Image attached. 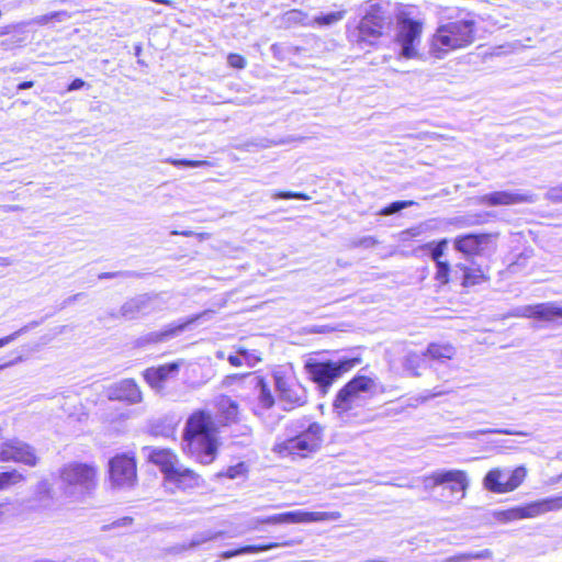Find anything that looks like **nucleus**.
Returning a JSON list of instances; mask_svg holds the SVG:
<instances>
[{
  "mask_svg": "<svg viewBox=\"0 0 562 562\" xmlns=\"http://www.w3.org/2000/svg\"><path fill=\"white\" fill-rule=\"evenodd\" d=\"M217 428L211 413L193 412L187 419L182 435V449L201 464H211L217 454Z\"/></svg>",
  "mask_w": 562,
  "mask_h": 562,
  "instance_id": "f257e3e1",
  "label": "nucleus"
},
{
  "mask_svg": "<svg viewBox=\"0 0 562 562\" xmlns=\"http://www.w3.org/2000/svg\"><path fill=\"white\" fill-rule=\"evenodd\" d=\"M378 386L375 379L357 374L337 392L333 402L334 414L346 423L360 416L378 394Z\"/></svg>",
  "mask_w": 562,
  "mask_h": 562,
  "instance_id": "f03ea898",
  "label": "nucleus"
},
{
  "mask_svg": "<svg viewBox=\"0 0 562 562\" xmlns=\"http://www.w3.org/2000/svg\"><path fill=\"white\" fill-rule=\"evenodd\" d=\"M475 40V22L461 19L441 23L429 44V53L436 58H443L448 53L468 47Z\"/></svg>",
  "mask_w": 562,
  "mask_h": 562,
  "instance_id": "7ed1b4c3",
  "label": "nucleus"
},
{
  "mask_svg": "<svg viewBox=\"0 0 562 562\" xmlns=\"http://www.w3.org/2000/svg\"><path fill=\"white\" fill-rule=\"evenodd\" d=\"M58 480L64 495L82 501L97 488L98 468L94 463L67 462L58 469Z\"/></svg>",
  "mask_w": 562,
  "mask_h": 562,
  "instance_id": "20e7f679",
  "label": "nucleus"
},
{
  "mask_svg": "<svg viewBox=\"0 0 562 562\" xmlns=\"http://www.w3.org/2000/svg\"><path fill=\"white\" fill-rule=\"evenodd\" d=\"M323 431L324 429L318 423H312L297 436L277 443L274 451L283 458H306L319 449Z\"/></svg>",
  "mask_w": 562,
  "mask_h": 562,
  "instance_id": "39448f33",
  "label": "nucleus"
},
{
  "mask_svg": "<svg viewBox=\"0 0 562 562\" xmlns=\"http://www.w3.org/2000/svg\"><path fill=\"white\" fill-rule=\"evenodd\" d=\"M358 363H360L359 358L342 359L336 362L308 360L304 368L313 382L317 383L323 389V392L326 393L327 389L337 378L351 370Z\"/></svg>",
  "mask_w": 562,
  "mask_h": 562,
  "instance_id": "423d86ee",
  "label": "nucleus"
},
{
  "mask_svg": "<svg viewBox=\"0 0 562 562\" xmlns=\"http://www.w3.org/2000/svg\"><path fill=\"white\" fill-rule=\"evenodd\" d=\"M424 488L434 490L437 486H447L452 497L460 494L458 501L465 497L470 486L468 473L463 470H437L423 477Z\"/></svg>",
  "mask_w": 562,
  "mask_h": 562,
  "instance_id": "0eeeda50",
  "label": "nucleus"
},
{
  "mask_svg": "<svg viewBox=\"0 0 562 562\" xmlns=\"http://www.w3.org/2000/svg\"><path fill=\"white\" fill-rule=\"evenodd\" d=\"M527 476V469L519 465L513 470L494 468L483 479V487L495 494H504L518 488Z\"/></svg>",
  "mask_w": 562,
  "mask_h": 562,
  "instance_id": "6e6552de",
  "label": "nucleus"
},
{
  "mask_svg": "<svg viewBox=\"0 0 562 562\" xmlns=\"http://www.w3.org/2000/svg\"><path fill=\"white\" fill-rule=\"evenodd\" d=\"M423 23L412 19H403L397 26L395 44L400 47L398 56L405 59L420 57Z\"/></svg>",
  "mask_w": 562,
  "mask_h": 562,
  "instance_id": "1a4fd4ad",
  "label": "nucleus"
},
{
  "mask_svg": "<svg viewBox=\"0 0 562 562\" xmlns=\"http://www.w3.org/2000/svg\"><path fill=\"white\" fill-rule=\"evenodd\" d=\"M385 27L384 19L379 13H367L359 22L358 26L350 32L349 40L360 48L373 46L382 36Z\"/></svg>",
  "mask_w": 562,
  "mask_h": 562,
  "instance_id": "9d476101",
  "label": "nucleus"
},
{
  "mask_svg": "<svg viewBox=\"0 0 562 562\" xmlns=\"http://www.w3.org/2000/svg\"><path fill=\"white\" fill-rule=\"evenodd\" d=\"M109 473L112 486L128 488L137 480L136 461L128 454H117L109 462Z\"/></svg>",
  "mask_w": 562,
  "mask_h": 562,
  "instance_id": "9b49d317",
  "label": "nucleus"
},
{
  "mask_svg": "<svg viewBox=\"0 0 562 562\" xmlns=\"http://www.w3.org/2000/svg\"><path fill=\"white\" fill-rule=\"evenodd\" d=\"M562 508V496H554L541 501L529 503L525 506L514 507L501 512L498 517L504 521L518 520L524 518H533L548 512Z\"/></svg>",
  "mask_w": 562,
  "mask_h": 562,
  "instance_id": "f8f14e48",
  "label": "nucleus"
},
{
  "mask_svg": "<svg viewBox=\"0 0 562 562\" xmlns=\"http://www.w3.org/2000/svg\"><path fill=\"white\" fill-rule=\"evenodd\" d=\"M38 461L35 449L19 438L7 439L0 445V462H16L36 467Z\"/></svg>",
  "mask_w": 562,
  "mask_h": 562,
  "instance_id": "ddd939ff",
  "label": "nucleus"
},
{
  "mask_svg": "<svg viewBox=\"0 0 562 562\" xmlns=\"http://www.w3.org/2000/svg\"><path fill=\"white\" fill-rule=\"evenodd\" d=\"M340 513L330 512V513H319V512H303V510H294L286 512L281 514H276L272 516H268L260 521L262 524H304V522H317V521H326V520H337L340 518Z\"/></svg>",
  "mask_w": 562,
  "mask_h": 562,
  "instance_id": "4468645a",
  "label": "nucleus"
},
{
  "mask_svg": "<svg viewBox=\"0 0 562 562\" xmlns=\"http://www.w3.org/2000/svg\"><path fill=\"white\" fill-rule=\"evenodd\" d=\"M538 196L527 191H494L475 198V203L487 206H509L535 203Z\"/></svg>",
  "mask_w": 562,
  "mask_h": 562,
  "instance_id": "2eb2a0df",
  "label": "nucleus"
},
{
  "mask_svg": "<svg viewBox=\"0 0 562 562\" xmlns=\"http://www.w3.org/2000/svg\"><path fill=\"white\" fill-rule=\"evenodd\" d=\"M509 316L513 317H527L540 321H553L562 317V306L557 302H546L535 305H525L514 308Z\"/></svg>",
  "mask_w": 562,
  "mask_h": 562,
  "instance_id": "dca6fc26",
  "label": "nucleus"
},
{
  "mask_svg": "<svg viewBox=\"0 0 562 562\" xmlns=\"http://www.w3.org/2000/svg\"><path fill=\"white\" fill-rule=\"evenodd\" d=\"M105 395L110 401H120L130 405L143 401L142 391L133 379H123L111 384L106 387Z\"/></svg>",
  "mask_w": 562,
  "mask_h": 562,
  "instance_id": "f3484780",
  "label": "nucleus"
},
{
  "mask_svg": "<svg viewBox=\"0 0 562 562\" xmlns=\"http://www.w3.org/2000/svg\"><path fill=\"white\" fill-rule=\"evenodd\" d=\"M239 379L245 386L254 390L258 404L261 408L268 409L273 406L274 398L262 376L255 373H248Z\"/></svg>",
  "mask_w": 562,
  "mask_h": 562,
  "instance_id": "a211bd4d",
  "label": "nucleus"
},
{
  "mask_svg": "<svg viewBox=\"0 0 562 562\" xmlns=\"http://www.w3.org/2000/svg\"><path fill=\"white\" fill-rule=\"evenodd\" d=\"M149 460L158 465L161 472L165 474L166 480L175 477V474L180 473L179 462L177 456L169 449H153L149 452Z\"/></svg>",
  "mask_w": 562,
  "mask_h": 562,
  "instance_id": "6ab92c4d",
  "label": "nucleus"
},
{
  "mask_svg": "<svg viewBox=\"0 0 562 562\" xmlns=\"http://www.w3.org/2000/svg\"><path fill=\"white\" fill-rule=\"evenodd\" d=\"M491 241L488 234H468L459 236L454 239V248L464 254L465 256L479 255L482 251V246Z\"/></svg>",
  "mask_w": 562,
  "mask_h": 562,
  "instance_id": "aec40b11",
  "label": "nucleus"
},
{
  "mask_svg": "<svg viewBox=\"0 0 562 562\" xmlns=\"http://www.w3.org/2000/svg\"><path fill=\"white\" fill-rule=\"evenodd\" d=\"M180 368L179 362L166 363L159 367L148 368L143 372L145 381L153 389H161V384L170 376L175 375Z\"/></svg>",
  "mask_w": 562,
  "mask_h": 562,
  "instance_id": "412c9836",
  "label": "nucleus"
},
{
  "mask_svg": "<svg viewBox=\"0 0 562 562\" xmlns=\"http://www.w3.org/2000/svg\"><path fill=\"white\" fill-rule=\"evenodd\" d=\"M456 268L463 273L461 284L464 288H471L490 281L487 267L482 268L472 261L470 265L458 263Z\"/></svg>",
  "mask_w": 562,
  "mask_h": 562,
  "instance_id": "4be33fe9",
  "label": "nucleus"
},
{
  "mask_svg": "<svg viewBox=\"0 0 562 562\" xmlns=\"http://www.w3.org/2000/svg\"><path fill=\"white\" fill-rule=\"evenodd\" d=\"M201 315L193 316L187 322L171 326L166 330L151 331L137 339V346H145L147 344H157L167 340L170 337L176 336L178 333L184 330L190 324L194 323L200 318Z\"/></svg>",
  "mask_w": 562,
  "mask_h": 562,
  "instance_id": "5701e85b",
  "label": "nucleus"
},
{
  "mask_svg": "<svg viewBox=\"0 0 562 562\" xmlns=\"http://www.w3.org/2000/svg\"><path fill=\"white\" fill-rule=\"evenodd\" d=\"M153 303V297L143 294L136 297H133L125 302L121 307V314L123 317L133 319L136 318L139 314H144L149 312V306Z\"/></svg>",
  "mask_w": 562,
  "mask_h": 562,
  "instance_id": "b1692460",
  "label": "nucleus"
},
{
  "mask_svg": "<svg viewBox=\"0 0 562 562\" xmlns=\"http://www.w3.org/2000/svg\"><path fill=\"white\" fill-rule=\"evenodd\" d=\"M215 407L218 416L225 422V424H232L238 420L239 405L228 395H220L215 400Z\"/></svg>",
  "mask_w": 562,
  "mask_h": 562,
  "instance_id": "393cba45",
  "label": "nucleus"
},
{
  "mask_svg": "<svg viewBox=\"0 0 562 562\" xmlns=\"http://www.w3.org/2000/svg\"><path fill=\"white\" fill-rule=\"evenodd\" d=\"M296 543H300V541L290 540V541L282 543V546L289 547V546H294ZM278 547H281V544L269 543V544H262V546H246V547H241L236 550L224 551L221 554V557L223 559H231V558H234L237 555H243V554H248V553H257V552L267 551V550L278 548Z\"/></svg>",
  "mask_w": 562,
  "mask_h": 562,
  "instance_id": "a878e982",
  "label": "nucleus"
},
{
  "mask_svg": "<svg viewBox=\"0 0 562 562\" xmlns=\"http://www.w3.org/2000/svg\"><path fill=\"white\" fill-rule=\"evenodd\" d=\"M456 355V348L451 344H437L431 342L428 345L426 351L424 352L425 357H428L432 360L437 361H446L450 360Z\"/></svg>",
  "mask_w": 562,
  "mask_h": 562,
  "instance_id": "bb28decb",
  "label": "nucleus"
},
{
  "mask_svg": "<svg viewBox=\"0 0 562 562\" xmlns=\"http://www.w3.org/2000/svg\"><path fill=\"white\" fill-rule=\"evenodd\" d=\"M281 23L285 27H292L295 25L313 27L312 19L307 13L301 10H289L281 16Z\"/></svg>",
  "mask_w": 562,
  "mask_h": 562,
  "instance_id": "cd10ccee",
  "label": "nucleus"
},
{
  "mask_svg": "<svg viewBox=\"0 0 562 562\" xmlns=\"http://www.w3.org/2000/svg\"><path fill=\"white\" fill-rule=\"evenodd\" d=\"M179 472L180 473L175 474V477H171L169 482H173L182 488L193 487L200 484L201 477L194 471L181 464Z\"/></svg>",
  "mask_w": 562,
  "mask_h": 562,
  "instance_id": "c85d7f7f",
  "label": "nucleus"
},
{
  "mask_svg": "<svg viewBox=\"0 0 562 562\" xmlns=\"http://www.w3.org/2000/svg\"><path fill=\"white\" fill-rule=\"evenodd\" d=\"M35 499L43 508L50 507L54 499V488L48 480H42L35 487Z\"/></svg>",
  "mask_w": 562,
  "mask_h": 562,
  "instance_id": "c756f323",
  "label": "nucleus"
},
{
  "mask_svg": "<svg viewBox=\"0 0 562 562\" xmlns=\"http://www.w3.org/2000/svg\"><path fill=\"white\" fill-rule=\"evenodd\" d=\"M280 397L291 405L301 406L306 402L305 390L295 382Z\"/></svg>",
  "mask_w": 562,
  "mask_h": 562,
  "instance_id": "7c9ffc66",
  "label": "nucleus"
},
{
  "mask_svg": "<svg viewBox=\"0 0 562 562\" xmlns=\"http://www.w3.org/2000/svg\"><path fill=\"white\" fill-rule=\"evenodd\" d=\"M345 14H346L345 10L330 12L327 14H319L312 19L313 27L314 26H318V27L331 26V25L338 23L339 21H341L345 18Z\"/></svg>",
  "mask_w": 562,
  "mask_h": 562,
  "instance_id": "2f4dec72",
  "label": "nucleus"
},
{
  "mask_svg": "<svg viewBox=\"0 0 562 562\" xmlns=\"http://www.w3.org/2000/svg\"><path fill=\"white\" fill-rule=\"evenodd\" d=\"M424 353L408 352L403 361L404 369L409 371L413 376H419L418 369L424 362Z\"/></svg>",
  "mask_w": 562,
  "mask_h": 562,
  "instance_id": "473e14b6",
  "label": "nucleus"
},
{
  "mask_svg": "<svg viewBox=\"0 0 562 562\" xmlns=\"http://www.w3.org/2000/svg\"><path fill=\"white\" fill-rule=\"evenodd\" d=\"M22 481H24V476L18 470L2 472L0 473V490L9 488Z\"/></svg>",
  "mask_w": 562,
  "mask_h": 562,
  "instance_id": "72a5a7b5",
  "label": "nucleus"
},
{
  "mask_svg": "<svg viewBox=\"0 0 562 562\" xmlns=\"http://www.w3.org/2000/svg\"><path fill=\"white\" fill-rule=\"evenodd\" d=\"M447 246H448V240L441 239L437 244L429 243V244H426L424 247L429 248L431 250V254H430L431 259L437 263L438 261H442L441 257L443 256V252H445Z\"/></svg>",
  "mask_w": 562,
  "mask_h": 562,
  "instance_id": "f704fd0d",
  "label": "nucleus"
},
{
  "mask_svg": "<svg viewBox=\"0 0 562 562\" xmlns=\"http://www.w3.org/2000/svg\"><path fill=\"white\" fill-rule=\"evenodd\" d=\"M273 376L276 389L279 392L280 396L294 383V381L291 378L285 376L279 371L274 372Z\"/></svg>",
  "mask_w": 562,
  "mask_h": 562,
  "instance_id": "c9c22d12",
  "label": "nucleus"
},
{
  "mask_svg": "<svg viewBox=\"0 0 562 562\" xmlns=\"http://www.w3.org/2000/svg\"><path fill=\"white\" fill-rule=\"evenodd\" d=\"M436 268L435 279L441 284H447L449 282L450 265L447 261H438Z\"/></svg>",
  "mask_w": 562,
  "mask_h": 562,
  "instance_id": "e433bc0d",
  "label": "nucleus"
},
{
  "mask_svg": "<svg viewBox=\"0 0 562 562\" xmlns=\"http://www.w3.org/2000/svg\"><path fill=\"white\" fill-rule=\"evenodd\" d=\"M415 202L414 201H396V202H393L391 203L389 206L384 207L380 214L381 215H392L394 213H397L408 206H412L414 205Z\"/></svg>",
  "mask_w": 562,
  "mask_h": 562,
  "instance_id": "4c0bfd02",
  "label": "nucleus"
},
{
  "mask_svg": "<svg viewBox=\"0 0 562 562\" xmlns=\"http://www.w3.org/2000/svg\"><path fill=\"white\" fill-rule=\"evenodd\" d=\"M66 18H68V13L65 12V11L52 12V13H48V14L36 16L33 20V23L38 24V25H45V24H47L52 20L56 19L58 21H63Z\"/></svg>",
  "mask_w": 562,
  "mask_h": 562,
  "instance_id": "58836bf2",
  "label": "nucleus"
},
{
  "mask_svg": "<svg viewBox=\"0 0 562 562\" xmlns=\"http://www.w3.org/2000/svg\"><path fill=\"white\" fill-rule=\"evenodd\" d=\"M166 162L171 164L176 167H203V166H210V162L206 160H187V159H173L168 158Z\"/></svg>",
  "mask_w": 562,
  "mask_h": 562,
  "instance_id": "ea45409f",
  "label": "nucleus"
},
{
  "mask_svg": "<svg viewBox=\"0 0 562 562\" xmlns=\"http://www.w3.org/2000/svg\"><path fill=\"white\" fill-rule=\"evenodd\" d=\"M272 198L273 199H283V200L297 199V200H304V201L310 199L304 193L291 192V191L276 192V193L272 194Z\"/></svg>",
  "mask_w": 562,
  "mask_h": 562,
  "instance_id": "a19ab883",
  "label": "nucleus"
},
{
  "mask_svg": "<svg viewBox=\"0 0 562 562\" xmlns=\"http://www.w3.org/2000/svg\"><path fill=\"white\" fill-rule=\"evenodd\" d=\"M175 432V427L172 425L160 427L158 424L151 426V434L155 436L170 437Z\"/></svg>",
  "mask_w": 562,
  "mask_h": 562,
  "instance_id": "79ce46f5",
  "label": "nucleus"
},
{
  "mask_svg": "<svg viewBox=\"0 0 562 562\" xmlns=\"http://www.w3.org/2000/svg\"><path fill=\"white\" fill-rule=\"evenodd\" d=\"M227 63L231 67L236 69H243L246 67V59L241 55L234 53L227 56Z\"/></svg>",
  "mask_w": 562,
  "mask_h": 562,
  "instance_id": "37998d69",
  "label": "nucleus"
},
{
  "mask_svg": "<svg viewBox=\"0 0 562 562\" xmlns=\"http://www.w3.org/2000/svg\"><path fill=\"white\" fill-rule=\"evenodd\" d=\"M245 472H246V465L243 462H240L236 465L229 467L226 470L225 475L229 479H236V477L244 475Z\"/></svg>",
  "mask_w": 562,
  "mask_h": 562,
  "instance_id": "c03bdc74",
  "label": "nucleus"
},
{
  "mask_svg": "<svg viewBox=\"0 0 562 562\" xmlns=\"http://www.w3.org/2000/svg\"><path fill=\"white\" fill-rule=\"evenodd\" d=\"M546 198L553 203L562 202V187L550 188L546 193Z\"/></svg>",
  "mask_w": 562,
  "mask_h": 562,
  "instance_id": "a18cd8bd",
  "label": "nucleus"
},
{
  "mask_svg": "<svg viewBox=\"0 0 562 562\" xmlns=\"http://www.w3.org/2000/svg\"><path fill=\"white\" fill-rule=\"evenodd\" d=\"M27 326L22 327L21 329L12 333L11 335H8L3 338H0V348L7 346L8 344L15 340L21 334L25 333L27 330Z\"/></svg>",
  "mask_w": 562,
  "mask_h": 562,
  "instance_id": "49530a36",
  "label": "nucleus"
},
{
  "mask_svg": "<svg viewBox=\"0 0 562 562\" xmlns=\"http://www.w3.org/2000/svg\"><path fill=\"white\" fill-rule=\"evenodd\" d=\"M244 363H246L248 367H254L256 363H258L261 359L254 355L252 352H249L247 350H241Z\"/></svg>",
  "mask_w": 562,
  "mask_h": 562,
  "instance_id": "de8ad7c7",
  "label": "nucleus"
},
{
  "mask_svg": "<svg viewBox=\"0 0 562 562\" xmlns=\"http://www.w3.org/2000/svg\"><path fill=\"white\" fill-rule=\"evenodd\" d=\"M420 232L422 231L419 227H412V228L401 232L400 236H401L402 240H407L409 237L418 236L420 234Z\"/></svg>",
  "mask_w": 562,
  "mask_h": 562,
  "instance_id": "09e8293b",
  "label": "nucleus"
},
{
  "mask_svg": "<svg viewBox=\"0 0 562 562\" xmlns=\"http://www.w3.org/2000/svg\"><path fill=\"white\" fill-rule=\"evenodd\" d=\"M228 362L234 367H240L244 364L243 353L241 350L238 355H231L227 358Z\"/></svg>",
  "mask_w": 562,
  "mask_h": 562,
  "instance_id": "8fccbe9b",
  "label": "nucleus"
},
{
  "mask_svg": "<svg viewBox=\"0 0 562 562\" xmlns=\"http://www.w3.org/2000/svg\"><path fill=\"white\" fill-rule=\"evenodd\" d=\"M86 85V82L82 80V79H75L69 86H68V91H75V90H78V89H81L83 86Z\"/></svg>",
  "mask_w": 562,
  "mask_h": 562,
  "instance_id": "3c124183",
  "label": "nucleus"
},
{
  "mask_svg": "<svg viewBox=\"0 0 562 562\" xmlns=\"http://www.w3.org/2000/svg\"><path fill=\"white\" fill-rule=\"evenodd\" d=\"M375 244H376V240L373 237H371V236L364 237L359 243V245L364 246V247H372Z\"/></svg>",
  "mask_w": 562,
  "mask_h": 562,
  "instance_id": "603ef678",
  "label": "nucleus"
},
{
  "mask_svg": "<svg viewBox=\"0 0 562 562\" xmlns=\"http://www.w3.org/2000/svg\"><path fill=\"white\" fill-rule=\"evenodd\" d=\"M34 86V82L33 81H24V82H21L19 86H18V89L19 90H25V89H30Z\"/></svg>",
  "mask_w": 562,
  "mask_h": 562,
  "instance_id": "864d4df0",
  "label": "nucleus"
},
{
  "mask_svg": "<svg viewBox=\"0 0 562 562\" xmlns=\"http://www.w3.org/2000/svg\"><path fill=\"white\" fill-rule=\"evenodd\" d=\"M120 274H122V272H105V273L99 274V279L115 278Z\"/></svg>",
  "mask_w": 562,
  "mask_h": 562,
  "instance_id": "5fc2aeb1",
  "label": "nucleus"
},
{
  "mask_svg": "<svg viewBox=\"0 0 562 562\" xmlns=\"http://www.w3.org/2000/svg\"><path fill=\"white\" fill-rule=\"evenodd\" d=\"M491 432L507 434V435L514 434L513 431H509V430H481L480 431V434H491Z\"/></svg>",
  "mask_w": 562,
  "mask_h": 562,
  "instance_id": "6e6d98bb",
  "label": "nucleus"
},
{
  "mask_svg": "<svg viewBox=\"0 0 562 562\" xmlns=\"http://www.w3.org/2000/svg\"><path fill=\"white\" fill-rule=\"evenodd\" d=\"M21 207L19 205H4L3 206V211L5 212H10V211H18L20 210Z\"/></svg>",
  "mask_w": 562,
  "mask_h": 562,
  "instance_id": "4d7b16f0",
  "label": "nucleus"
},
{
  "mask_svg": "<svg viewBox=\"0 0 562 562\" xmlns=\"http://www.w3.org/2000/svg\"><path fill=\"white\" fill-rule=\"evenodd\" d=\"M81 295H82V293H77V294H75V295H72V296H70V297H68V299L65 301V303H66V304H70V303L75 302L78 297H80Z\"/></svg>",
  "mask_w": 562,
  "mask_h": 562,
  "instance_id": "13d9d810",
  "label": "nucleus"
},
{
  "mask_svg": "<svg viewBox=\"0 0 562 562\" xmlns=\"http://www.w3.org/2000/svg\"><path fill=\"white\" fill-rule=\"evenodd\" d=\"M440 394H441L440 392H438V393H434V394H431V395H429V396L425 397V400H427V398H429V397L438 396V395H440Z\"/></svg>",
  "mask_w": 562,
  "mask_h": 562,
  "instance_id": "bf43d9fd",
  "label": "nucleus"
},
{
  "mask_svg": "<svg viewBox=\"0 0 562 562\" xmlns=\"http://www.w3.org/2000/svg\"><path fill=\"white\" fill-rule=\"evenodd\" d=\"M7 33H8V30H7V29H5V30H3V31H0V35H2V34H7Z\"/></svg>",
  "mask_w": 562,
  "mask_h": 562,
  "instance_id": "052dcab7",
  "label": "nucleus"
},
{
  "mask_svg": "<svg viewBox=\"0 0 562 562\" xmlns=\"http://www.w3.org/2000/svg\"><path fill=\"white\" fill-rule=\"evenodd\" d=\"M182 235H184V236H190V235H191V233H190V232H183V233H182Z\"/></svg>",
  "mask_w": 562,
  "mask_h": 562,
  "instance_id": "680f3d73",
  "label": "nucleus"
},
{
  "mask_svg": "<svg viewBox=\"0 0 562 562\" xmlns=\"http://www.w3.org/2000/svg\"><path fill=\"white\" fill-rule=\"evenodd\" d=\"M530 252H531V251H529L528 254H524L525 258L530 257Z\"/></svg>",
  "mask_w": 562,
  "mask_h": 562,
  "instance_id": "e2e57ef3",
  "label": "nucleus"
},
{
  "mask_svg": "<svg viewBox=\"0 0 562 562\" xmlns=\"http://www.w3.org/2000/svg\"><path fill=\"white\" fill-rule=\"evenodd\" d=\"M5 366H7V364H4V366H0V369L4 368Z\"/></svg>",
  "mask_w": 562,
  "mask_h": 562,
  "instance_id": "0e129e2a",
  "label": "nucleus"
}]
</instances>
